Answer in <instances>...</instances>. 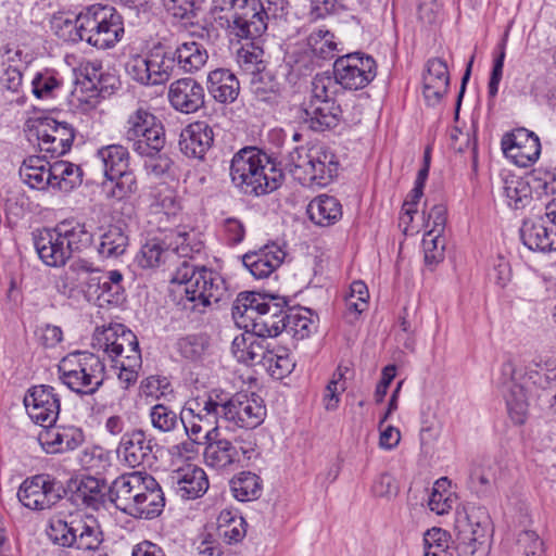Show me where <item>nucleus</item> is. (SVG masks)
Wrapping results in <instances>:
<instances>
[{
  "label": "nucleus",
  "mask_w": 556,
  "mask_h": 556,
  "mask_svg": "<svg viewBox=\"0 0 556 556\" xmlns=\"http://www.w3.org/2000/svg\"><path fill=\"white\" fill-rule=\"evenodd\" d=\"M448 533L441 528H432L424 535L425 556H448Z\"/></svg>",
  "instance_id": "obj_56"
},
{
  "label": "nucleus",
  "mask_w": 556,
  "mask_h": 556,
  "mask_svg": "<svg viewBox=\"0 0 556 556\" xmlns=\"http://www.w3.org/2000/svg\"><path fill=\"white\" fill-rule=\"evenodd\" d=\"M457 500L456 493L452 491L451 482L446 478H440L433 483L428 506L437 515L450 513Z\"/></svg>",
  "instance_id": "obj_49"
},
{
  "label": "nucleus",
  "mask_w": 556,
  "mask_h": 556,
  "mask_svg": "<svg viewBox=\"0 0 556 556\" xmlns=\"http://www.w3.org/2000/svg\"><path fill=\"white\" fill-rule=\"evenodd\" d=\"M172 282L177 285L178 292L193 303V308L219 302L226 293L224 279L214 270L205 267L194 268L184 262L176 270Z\"/></svg>",
  "instance_id": "obj_7"
},
{
  "label": "nucleus",
  "mask_w": 556,
  "mask_h": 556,
  "mask_svg": "<svg viewBox=\"0 0 556 556\" xmlns=\"http://www.w3.org/2000/svg\"><path fill=\"white\" fill-rule=\"evenodd\" d=\"M202 248L203 243L198 232L186 227L173 231L167 245L168 251L172 250L180 257H191L194 253H199Z\"/></svg>",
  "instance_id": "obj_48"
},
{
  "label": "nucleus",
  "mask_w": 556,
  "mask_h": 556,
  "mask_svg": "<svg viewBox=\"0 0 556 556\" xmlns=\"http://www.w3.org/2000/svg\"><path fill=\"white\" fill-rule=\"evenodd\" d=\"M266 340L261 339L249 330L235 337L231 352L238 362L247 365H256L263 362L266 355Z\"/></svg>",
  "instance_id": "obj_33"
},
{
  "label": "nucleus",
  "mask_w": 556,
  "mask_h": 556,
  "mask_svg": "<svg viewBox=\"0 0 556 556\" xmlns=\"http://www.w3.org/2000/svg\"><path fill=\"white\" fill-rule=\"evenodd\" d=\"M150 421L154 429L168 432L178 424L177 414L163 404H156L150 409Z\"/></svg>",
  "instance_id": "obj_60"
},
{
  "label": "nucleus",
  "mask_w": 556,
  "mask_h": 556,
  "mask_svg": "<svg viewBox=\"0 0 556 556\" xmlns=\"http://www.w3.org/2000/svg\"><path fill=\"white\" fill-rule=\"evenodd\" d=\"M204 460L205 464L215 469H228L250 460L256 454L255 438L251 433L238 435L233 441L220 437L217 427L206 431Z\"/></svg>",
  "instance_id": "obj_9"
},
{
  "label": "nucleus",
  "mask_w": 556,
  "mask_h": 556,
  "mask_svg": "<svg viewBox=\"0 0 556 556\" xmlns=\"http://www.w3.org/2000/svg\"><path fill=\"white\" fill-rule=\"evenodd\" d=\"M286 327H289L293 334L300 339L308 337L314 330V320L311 311L305 308L298 313L287 315Z\"/></svg>",
  "instance_id": "obj_62"
},
{
  "label": "nucleus",
  "mask_w": 556,
  "mask_h": 556,
  "mask_svg": "<svg viewBox=\"0 0 556 556\" xmlns=\"http://www.w3.org/2000/svg\"><path fill=\"white\" fill-rule=\"evenodd\" d=\"M115 367L118 368V380L124 384V388H128L135 383L138 379V369L141 367V355L140 351H130L129 354L118 357L114 361Z\"/></svg>",
  "instance_id": "obj_55"
},
{
  "label": "nucleus",
  "mask_w": 556,
  "mask_h": 556,
  "mask_svg": "<svg viewBox=\"0 0 556 556\" xmlns=\"http://www.w3.org/2000/svg\"><path fill=\"white\" fill-rule=\"evenodd\" d=\"M50 175V188L62 192H70L81 184L80 167L67 161L52 163Z\"/></svg>",
  "instance_id": "obj_42"
},
{
  "label": "nucleus",
  "mask_w": 556,
  "mask_h": 556,
  "mask_svg": "<svg viewBox=\"0 0 556 556\" xmlns=\"http://www.w3.org/2000/svg\"><path fill=\"white\" fill-rule=\"evenodd\" d=\"M307 214L316 225L330 226L342 217V206L334 197L320 194L308 203Z\"/></svg>",
  "instance_id": "obj_39"
},
{
  "label": "nucleus",
  "mask_w": 556,
  "mask_h": 556,
  "mask_svg": "<svg viewBox=\"0 0 556 556\" xmlns=\"http://www.w3.org/2000/svg\"><path fill=\"white\" fill-rule=\"evenodd\" d=\"M240 47L236 51L237 63L247 73L254 75L265 68L263 48L252 40V37H240Z\"/></svg>",
  "instance_id": "obj_43"
},
{
  "label": "nucleus",
  "mask_w": 556,
  "mask_h": 556,
  "mask_svg": "<svg viewBox=\"0 0 556 556\" xmlns=\"http://www.w3.org/2000/svg\"><path fill=\"white\" fill-rule=\"evenodd\" d=\"M47 535L56 545L94 551L102 543V532L92 516H71L70 519L52 518Z\"/></svg>",
  "instance_id": "obj_8"
},
{
  "label": "nucleus",
  "mask_w": 556,
  "mask_h": 556,
  "mask_svg": "<svg viewBox=\"0 0 556 556\" xmlns=\"http://www.w3.org/2000/svg\"><path fill=\"white\" fill-rule=\"evenodd\" d=\"M213 129L205 122L188 125L180 135V151L194 159H202L213 143Z\"/></svg>",
  "instance_id": "obj_29"
},
{
  "label": "nucleus",
  "mask_w": 556,
  "mask_h": 556,
  "mask_svg": "<svg viewBox=\"0 0 556 556\" xmlns=\"http://www.w3.org/2000/svg\"><path fill=\"white\" fill-rule=\"evenodd\" d=\"M225 401L217 391L204 392L189 399L182 410L188 415L197 416L199 421H206L210 426L223 417V405Z\"/></svg>",
  "instance_id": "obj_32"
},
{
  "label": "nucleus",
  "mask_w": 556,
  "mask_h": 556,
  "mask_svg": "<svg viewBox=\"0 0 556 556\" xmlns=\"http://www.w3.org/2000/svg\"><path fill=\"white\" fill-rule=\"evenodd\" d=\"M38 441L48 454L74 451L84 442V433L76 426H47L38 434Z\"/></svg>",
  "instance_id": "obj_24"
},
{
  "label": "nucleus",
  "mask_w": 556,
  "mask_h": 556,
  "mask_svg": "<svg viewBox=\"0 0 556 556\" xmlns=\"http://www.w3.org/2000/svg\"><path fill=\"white\" fill-rule=\"evenodd\" d=\"M244 7L241 13L236 12L232 15L235 26L243 35H262L266 28V13L257 0H242Z\"/></svg>",
  "instance_id": "obj_34"
},
{
  "label": "nucleus",
  "mask_w": 556,
  "mask_h": 556,
  "mask_svg": "<svg viewBox=\"0 0 556 556\" xmlns=\"http://www.w3.org/2000/svg\"><path fill=\"white\" fill-rule=\"evenodd\" d=\"M17 498L30 510H46L61 500V484L49 475H36L22 482Z\"/></svg>",
  "instance_id": "obj_14"
},
{
  "label": "nucleus",
  "mask_w": 556,
  "mask_h": 556,
  "mask_svg": "<svg viewBox=\"0 0 556 556\" xmlns=\"http://www.w3.org/2000/svg\"><path fill=\"white\" fill-rule=\"evenodd\" d=\"M200 443L201 442H195L189 438H186L181 442L169 446L168 453L170 455L173 468L181 466L186 463H190V460L198 455Z\"/></svg>",
  "instance_id": "obj_63"
},
{
  "label": "nucleus",
  "mask_w": 556,
  "mask_h": 556,
  "mask_svg": "<svg viewBox=\"0 0 556 556\" xmlns=\"http://www.w3.org/2000/svg\"><path fill=\"white\" fill-rule=\"evenodd\" d=\"M166 12L184 26L194 25L197 9L193 0H163Z\"/></svg>",
  "instance_id": "obj_58"
},
{
  "label": "nucleus",
  "mask_w": 556,
  "mask_h": 556,
  "mask_svg": "<svg viewBox=\"0 0 556 556\" xmlns=\"http://www.w3.org/2000/svg\"><path fill=\"white\" fill-rule=\"evenodd\" d=\"M102 188L108 198L123 200L137 191V180L130 170H125L121 175L105 177Z\"/></svg>",
  "instance_id": "obj_51"
},
{
  "label": "nucleus",
  "mask_w": 556,
  "mask_h": 556,
  "mask_svg": "<svg viewBox=\"0 0 556 556\" xmlns=\"http://www.w3.org/2000/svg\"><path fill=\"white\" fill-rule=\"evenodd\" d=\"M285 251L276 243L267 244L260 250L247 253L243 265L258 279L268 277L283 262Z\"/></svg>",
  "instance_id": "obj_28"
},
{
  "label": "nucleus",
  "mask_w": 556,
  "mask_h": 556,
  "mask_svg": "<svg viewBox=\"0 0 556 556\" xmlns=\"http://www.w3.org/2000/svg\"><path fill=\"white\" fill-rule=\"evenodd\" d=\"M369 292L363 281H353L350 287V293L345 299L346 309L356 316L363 313L368 306Z\"/></svg>",
  "instance_id": "obj_61"
},
{
  "label": "nucleus",
  "mask_w": 556,
  "mask_h": 556,
  "mask_svg": "<svg viewBox=\"0 0 556 556\" xmlns=\"http://www.w3.org/2000/svg\"><path fill=\"white\" fill-rule=\"evenodd\" d=\"M128 247V236L117 225L109 226L100 237L98 251L103 257H118Z\"/></svg>",
  "instance_id": "obj_50"
},
{
  "label": "nucleus",
  "mask_w": 556,
  "mask_h": 556,
  "mask_svg": "<svg viewBox=\"0 0 556 556\" xmlns=\"http://www.w3.org/2000/svg\"><path fill=\"white\" fill-rule=\"evenodd\" d=\"M151 453V440L140 430L124 434L117 448L118 456L132 468L148 460Z\"/></svg>",
  "instance_id": "obj_31"
},
{
  "label": "nucleus",
  "mask_w": 556,
  "mask_h": 556,
  "mask_svg": "<svg viewBox=\"0 0 556 556\" xmlns=\"http://www.w3.org/2000/svg\"><path fill=\"white\" fill-rule=\"evenodd\" d=\"M341 109L336 101L309 100L304 108V121L313 130L323 131L336 127L341 118Z\"/></svg>",
  "instance_id": "obj_30"
},
{
  "label": "nucleus",
  "mask_w": 556,
  "mask_h": 556,
  "mask_svg": "<svg viewBox=\"0 0 556 556\" xmlns=\"http://www.w3.org/2000/svg\"><path fill=\"white\" fill-rule=\"evenodd\" d=\"M18 173L22 181L31 189L50 188L51 164L41 156L31 155L25 159Z\"/></svg>",
  "instance_id": "obj_36"
},
{
  "label": "nucleus",
  "mask_w": 556,
  "mask_h": 556,
  "mask_svg": "<svg viewBox=\"0 0 556 556\" xmlns=\"http://www.w3.org/2000/svg\"><path fill=\"white\" fill-rule=\"evenodd\" d=\"M265 416L263 400L254 393H237L223 405V418L235 427L254 429Z\"/></svg>",
  "instance_id": "obj_15"
},
{
  "label": "nucleus",
  "mask_w": 556,
  "mask_h": 556,
  "mask_svg": "<svg viewBox=\"0 0 556 556\" xmlns=\"http://www.w3.org/2000/svg\"><path fill=\"white\" fill-rule=\"evenodd\" d=\"M502 150L515 165L529 167L539 160L541 143L534 132L526 128H518L503 137Z\"/></svg>",
  "instance_id": "obj_18"
},
{
  "label": "nucleus",
  "mask_w": 556,
  "mask_h": 556,
  "mask_svg": "<svg viewBox=\"0 0 556 556\" xmlns=\"http://www.w3.org/2000/svg\"><path fill=\"white\" fill-rule=\"evenodd\" d=\"M75 497L88 507L97 508L102 503L103 483L91 476H84L79 480Z\"/></svg>",
  "instance_id": "obj_53"
},
{
  "label": "nucleus",
  "mask_w": 556,
  "mask_h": 556,
  "mask_svg": "<svg viewBox=\"0 0 556 556\" xmlns=\"http://www.w3.org/2000/svg\"><path fill=\"white\" fill-rule=\"evenodd\" d=\"M59 379L71 391L90 395L102 386L105 367L100 357L88 351L65 355L58 365Z\"/></svg>",
  "instance_id": "obj_6"
},
{
  "label": "nucleus",
  "mask_w": 556,
  "mask_h": 556,
  "mask_svg": "<svg viewBox=\"0 0 556 556\" xmlns=\"http://www.w3.org/2000/svg\"><path fill=\"white\" fill-rule=\"evenodd\" d=\"M204 89L193 78H180L173 81L168 89L170 105L185 114L197 112L204 104Z\"/></svg>",
  "instance_id": "obj_25"
},
{
  "label": "nucleus",
  "mask_w": 556,
  "mask_h": 556,
  "mask_svg": "<svg viewBox=\"0 0 556 556\" xmlns=\"http://www.w3.org/2000/svg\"><path fill=\"white\" fill-rule=\"evenodd\" d=\"M251 89L255 97L264 102L276 99L278 94V85L273 80L269 73L258 72L251 77Z\"/></svg>",
  "instance_id": "obj_59"
},
{
  "label": "nucleus",
  "mask_w": 556,
  "mask_h": 556,
  "mask_svg": "<svg viewBox=\"0 0 556 556\" xmlns=\"http://www.w3.org/2000/svg\"><path fill=\"white\" fill-rule=\"evenodd\" d=\"M454 529L458 556H488L491 520L485 507L465 503L456 508Z\"/></svg>",
  "instance_id": "obj_4"
},
{
  "label": "nucleus",
  "mask_w": 556,
  "mask_h": 556,
  "mask_svg": "<svg viewBox=\"0 0 556 556\" xmlns=\"http://www.w3.org/2000/svg\"><path fill=\"white\" fill-rule=\"evenodd\" d=\"M208 91L220 103H231L239 94V80L228 70L218 68L208 74Z\"/></svg>",
  "instance_id": "obj_37"
},
{
  "label": "nucleus",
  "mask_w": 556,
  "mask_h": 556,
  "mask_svg": "<svg viewBox=\"0 0 556 556\" xmlns=\"http://www.w3.org/2000/svg\"><path fill=\"white\" fill-rule=\"evenodd\" d=\"M262 364L270 376L276 379L285 378L292 372L295 366L288 351L282 348L267 350Z\"/></svg>",
  "instance_id": "obj_52"
},
{
  "label": "nucleus",
  "mask_w": 556,
  "mask_h": 556,
  "mask_svg": "<svg viewBox=\"0 0 556 556\" xmlns=\"http://www.w3.org/2000/svg\"><path fill=\"white\" fill-rule=\"evenodd\" d=\"M446 225V207L443 204L433 205L424 223L425 235L422 249L425 262L429 265L438 264L444 258L445 239L443 232Z\"/></svg>",
  "instance_id": "obj_19"
},
{
  "label": "nucleus",
  "mask_w": 556,
  "mask_h": 556,
  "mask_svg": "<svg viewBox=\"0 0 556 556\" xmlns=\"http://www.w3.org/2000/svg\"><path fill=\"white\" fill-rule=\"evenodd\" d=\"M523 244L532 251H556V227L548 218L540 216L525 220L520 229Z\"/></svg>",
  "instance_id": "obj_26"
},
{
  "label": "nucleus",
  "mask_w": 556,
  "mask_h": 556,
  "mask_svg": "<svg viewBox=\"0 0 556 556\" xmlns=\"http://www.w3.org/2000/svg\"><path fill=\"white\" fill-rule=\"evenodd\" d=\"M230 489L235 498L240 502H249L261 496L263 482L257 475L242 471L230 480Z\"/></svg>",
  "instance_id": "obj_45"
},
{
  "label": "nucleus",
  "mask_w": 556,
  "mask_h": 556,
  "mask_svg": "<svg viewBox=\"0 0 556 556\" xmlns=\"http://www.w3.org/2000/svg\"><path fill=\"white\" fill-rule=\"evenodd\" d=\"M151 477L142 471H131L117 477L109 490L111 502L125 514L135 511L137 498L147 490V482Z\"/></svg>",
  "instance_id": "obj_21"
},
{
  "label": "nucleus",
  "mask_w": 556,
  "mask_h": 556,
  "mask_svg": "<svg viewBox=\"0 0 556 556\" xmlns=\"http://www.w3.org/2000/svg\"><path fill=\"white\" fill-rule=\"evenodd\" d=\"M448 85L450 74L446 63L439 58L429 60L424 75V97L428 105L439 104L447 93Z\"/></svg>",
  "instance_id": "obj_27"
},
{
  "label": "nucleus",
  "mask_w": 556,
  "mask_h": 556,
  "mask_svg": "<svg viewBox=\"0 0 556 556\" xmlns=\"http://www.w3.org/2000/svg\"><path fill=\"white\" fill-rule=\"evenodd\" d=\"M336 81L345 90H361L377 75L375 59L363 52H352L336 59L333 64Z\"/></svg>",
  "instance_id": "obj_13"
},
{
  "label": "nucleus",
  "mask_w": 556,
  "mask_h": 556,
  "mask_svg": "<svg viewBox=\"0 0 556 556\" xmlns=\"http://www.w3.org/2000/svg\"><path fill=\"white\" fill-rule=\"evenodd\" d=\"M85 298L93 302L99 307L118 305L123 301V286L109 285L101 280L100 276L91 275L90 283L87 289H83Z\"/></svg>",
  "instance_id": "obj_40"
},
{
  "label": "nucleus",
  "mask_w": 556,
  "mask_h": 556,
  "mask_svg": "<svg viewBox=\"0 0 556 556\" xmlns=\"http://www.w3.org/2000/svg\"><path fill=\"white\" fill-rule=\"evenodd\" d=\"M168 249L156 238L148 240L136 255V264L144 269L157 267L167 257Z\"/></svg>",
  "instance_id": "obj_54"
},
{
  "label": "nucleus",
  "mask_w": 556,
  "mask_h": 556,
  "mask_svg": "<svg viewBox=\"0 0 556 556\" xmlns=\"http://www.w3.org/2000/svg\"><path fill=\"white\" fill-rule=\"evenodd\" d=\"M522 367L508 361L502 365V384L505 391L507 410L510 419L522 425L528 416V401L523 383Z\"/></svg>",
  "instance_id": "obj_16"
},
{
  "label": "nucleus",
  "mask_w": 556,
  "mask_h": 556,
  "mask_svg": "<svg viewBox=\"0 0 556 556\" xmlns=\"http://www.w3.org/2000/svg\"><path fill=\"white\" fill-rule=\"evenodd\" d=\"M79 26L84 33L121 35L124 33L123 16L110 5L92 4L79 13Z\"/></svg>",
  "instance_id": "obj_23"
},
{
  "label": "nucleus",
  "mask_w": 556,
  "mask_h": 556,
  "mask_svg": "<svg viewBox=\"0 0 556 556\" xmlns=\"http://www.w3.org/2000/svg\"><path fill=\"white\" fill-rule=\"evenodd\" d=\"M167 480L176 494L184 500L198 498L208 489L205 471L192 463H186L173 468Z\"/></svg>",
  "instance_id": "obj_22"
},
{
  "label": "nucleus",
  "mask_w": 556,
  "mask_h": 556,
  "mask_svg": "<svg viewBox=\"0 0 556 556\" xmlns=\"http://www.w3.org/2000/svg\"><path fill=\"white\" fill-rule=\"evenodd\" d=\"M92 271L84 262H74L56 280L58 291L65 296H73L75 292H83L90 283Z\"/></svg>",
  "instance_id": "obj_38"
},
{
  "label": "nucleus",
  "mask_w": 556,
  "mask_h": 556,
  "mask_svg": "<svg viewBox=\"0 0 556 556\" xmlns=\"http://www.w3.org/2000/svg\"><path fill=\"white\" fill-rule=\"evenodd\" d=\"M137 498L135 511H130V516L142 519H152L159 516L165 505L163 491L159 482L151 477L147 482V490L141 492Z\"/></svg>",
  "instance_id": "obj_35"
},
{
  "label": "nucleus",
  "mask_w": 556,
  "mask_h": 556,
  "mask_svg": "<svg viewBox=\"0 0 556 556\" xmlns=\"http://www.w3.org/2000/svg\"><path fill=\"white\" fill-rule=\"evenodd\" d=\"M175 58L162 45L154 46L147 56L135 55L126 65L128 75L146 86L162 85L168 81Z\"/></svg>",
  "instance_id": "obj_11"
},
{
  "label": "nucleus",
  "mask_w": 556,
  "mask_h": 556,
  "mask_svg": "<svg viewBox=\"0 0 556 556\" xmlns=\"http://www.w3.org/2000/svg\"><path fill=\"white\" fill-rule=\"evenodd\" d=\"M125 137L139 155L161 152L165 144L162 124L152 113L142 108L129 114L125 125Z\"/></svg>",
  "instance_id": "obj_10"
},
{
  "label": "nucleus",
  "mask_w": 556,
  "mask_h": 556,
  "mask_svg": "<svg viewBox=\"0 0 556 556\" xmlns=\"http://www.w3.org/2000/svg\"><path fill=\"white\" fill-rule=\"evenodd\" d=\"M231 311L238 327L261 339L277 337L286 328L287 314L282 306L256 292L240 293Z\"/></svg>",
  "instance_id": "obj_2"
},
{
  "label": "nucleus",
  "mask_w": 556,
  "mask_h": 556,
  "mask_svg": "<svg viewBox=\"0 0 556 556\" xmlns=\"http://www.w3.org/2000/svg\"><path fill=\"white\" fill-rule=\"evenodd\" d=\"M26 412L30 419L42 429L51 426L60 413V399L50 386L33 387L24 397Z\"/></svg>",
  "instance_id": "obj_20"
},
{
  "label": "nucleus",
  "mask_w": 556,
  "mask_h": 556,
  "mask_svg": "<svg viewBox=\"0 0 556 556\" xmlns=\"http://www.w3.org/2000/svg\"><path fill=\"white\" fill-rule=\"evenodd\" d=\"M218 536L227 544H236L245 536V521L236 510L224 509L216 520Z\"/></svg>",
  "instance_id": "obj_41"
},
{
  "label": "nucleus",
  "mask_w": 556,
  "mask_h": 556,
  "mask_svg": "<svg viewBox=\"0 0 556 556\" xmlns=\"http://www.w3.org/2000/svg\"><path fill=\"white\" fill-rule=\"evenodd\" d=\"M424 194V187L415 185L410 193L403 203L400 215V226L404 233L418 232V228L413 226L414 215L417 213V205Z\"/></svg>",
  "instance_id": "obj_57"
},
{
  "label": "nucleus",
  "mask_w": 556,
  "mask_h": 556,
  "mask_svg": "<svg viewBox=\"0 0 556 556\" xmlns=\"http://www.w3.org/2000/svg\"><path fill=\"white\" fill-rule=\"evenodd\" d=\"M93 350L102 351L113 361L139 350L137 337L122 324L97 327L91 339Z\"/></svg>",
  "instance_id": "obj_17"
},
{
  "label": "nucleus",
  "mask_w": 556,
  "mask_h": 556,
  "mask_svg": "<svg viewBox=\"0 0 556 556\" xmlns=\"http://www.w3.org/2000/svg\"><path fill=\"white\" fill-rule=\"evenodd\" d=\"M181 70L191 73L202 68L208 59L206 49L195 41L184 42L172 54Z\"/></svg>",
  "instance_id": "obj_44"
},
{
  "label": "nucleus",
  "mask_w": 556,
  "mask_h": 556,
  "mask_svg": "<svg viewBox=\"0 0 556 556\" xmlns=\"http://www.w3.org/2000/svg\"><path fill=\"white\" fill-rule=\"evenodd\" d=\"M286 166L304 186H327L336 177L339 163L326 147H298L288 154Z\"/></svg>",
  "instance_id": "obj_5"
},
{
  "label": "nucleus",
  "mask_w": 556,
  "mask_h": 556,
  "mask_svg": "<svg viewBox=\"0 0 556 556\" xmlns=\"http://www.w3.org/2000/svg\"><path fill=\"white\" fill-rule=\"evenodd\" d=\"M35 249L39 258L48 266L64 265L74 252L88 247L92 235L84 224L63 220L53 228H43L35 235Z\"/></svg>",
  "instance_id": "obj_3"
},
{
  "label": "nucleus",
  "mask_w": 556,
  "mask_h": 556,
  "mask_svg": "<svg viewBox=\"0 0 556 556\" xmlns=\"http://www.w3.org/2000/svg\"><path fill=\"white\" fill-rule=\"evenodd\" d=\"M503 194L507 205L515 210L523 208L532 199L529 181L515 175L504 179Z\"/></svg>",
  "instance_id": "obj_46"
},
{
  "label": "nucleus",
  "mask_w": 556,
  "mask_h": 556,
  "mask_svg": "<svg viewBox=\"0 0 556 556\" xmlns=\"http://www.w3.org/2000/svg\"><path fill=\"white\" fill-rule=\"evenodd\" d=\"M517 548L523 556H542L544 543L540 535L530 529H525L517 536Z\"/></svg>",
  "instance_id": "obj_64"
},
{
  "label": "nucleus",
  "mask_w": 556,
  "mask_h": 556,
  "mask_svg": "<svg viewBox=\"0 0 556 556\" xmlns=\"http://www.w3.org/2000/svg\"><path fill=\"white\" fill-rule=\"evenodd\" d=\"M29 138H35L40 151L60 156L70 151L75 138L71 124L50 116L31 118L27 123Z\"/></svg>",
  "instance_id": "obj_12"
},
{
  "label": "nucleus",
  "mask_w": 556,
  "mask_h": 556,
  "mask_svg": "<svg viewBox=\"0 0 556 556\" xmlns=\"http://www.w3.org/2000/svg\"><path fill=\"white\" fill-rule=\"evenodd\" d=\"M230 177L241 192L262 195L275 191L280 186L282 173L265 152L247 147L233 155Z\"/></svg>",
  "instance_id": "obj_1"
},
{
  "label": "nucleus",
  "mask_w": 556,
  "mask_h": 556,
  "mask_svg": "<svg viewBox=\"0 0 556 556\" xmlns=\"http://www.w3.org/2000/svg\"><path fill=\"white\" fill-rule=\"evenodd\" d=\"M98 157L103 164L105 177L116 176L128 170L129 153L121 144H110L98 150Z\"/></svg>",
  "instance_id": "obj_47"
}]
</instances>
